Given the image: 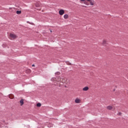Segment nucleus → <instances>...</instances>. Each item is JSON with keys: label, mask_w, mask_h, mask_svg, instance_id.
<instances>
[{"label": "nucleus", "mask_w": 128, "mask_h": 128, "mask_svg": "<svg viewBox=\"0 0 128 128\" xmlns=\"http://www.w3.org/2000/svg\"><path fill=\"white\" fill-rule=\"evenodd\" d=\"M80 4H84L86 6H94L95 2L94 0H80Z\"/></svg>", "instance_id": "nucleus-1"}, {"label": "nucleus", "mask_w": 128, "mask_h": 128, "mask_svg": "<svg viewBox=\"0 0 128 128\" xmlns=\"http://www.w3.org/2000/svg\"><path fill=\"white\" fill-rule=\"evenodd\" d=\"M58 82H60L62 84H66V78H58Z\"/></svg>", "instance_id": "nucleus-2"}, {"label": "nucleus", "mask_w": 128, "mask_h": 128, "mask_svg": "<svg viewBox=\"0 0 128 128\" xmlns=\"http://www.w3.org/2000/svg\"><path fill=\"white\" fill-rule=\"evenodd\" d=\"M18 38V36L14 34H10V36H9V38L10 40H14V38Z\"/></svg>", "instance_id": "nucleus-3"}, {"label": "nucleus", "mask_w": 128, "mask_h": 128, "mask_svg": "<svg viewBox=\"0 0 128 128\" xmlns=\"http://www.w3.org/2000/svg\"><path fill=\"white\" fill-rule=\"evenodd\" d=\"M102 44L104 46H106V45L108 44V41H106V40H104L102 42Z\"/></svg>", "instance_id": "nucleus-4"}, {"label": "nucleus", "mask_w": 128, "mask_h": 128, "mask_svg": "<svg viewBox=\"0 0 128 128\" xmlns=\"http://www.w3.org/2000/svg\"><path fill=\"white\" fill-rule=\"evenodd\" d=\"M64 14V10H59V14H60V16H63V14Z\"/></svg>", "instance_id": "nucleus-5"}, {"label": "nucleus", "mask_w": 128, "mask_h": 128, "mask_svg": "<svg viewBox=\"0 0 128 128\" xmlns=\"http://www.w3.org/2000/svg\"><path fill=\"white\" fill-rule=\"evenodd\" d=\"M74 102L76 104H80V102H82V100H80V99L78 98H76Z\"/></svg>", "instance_id": "nucleus-6"}, {"label": "nucleus", "mask_w": 128, "mask_h": 128, "mask_svg": "<svg viewBox=\"0 0 128 128\" xmlns=\"http://www.w3.org/2000/svg\"><path fill=\"white\" fill-rule=\"evenodd\" d=\"M88 86H86L83 88V90H84V92H86L87 90H88Z\"/></svg>", "instance_id": "nucleus-7"}, {"label": "nucleus", "mask_w": 128, "mask_h": 128, "mask_svg": "<svg viewBox=\"0 0 128 128\" xmlns=\"http://www.w3.org/2000/svg\"><path fill=\"white\" fill-rule=\"evenodd\" d=\"M9 98H11V100H12V98H14V96L12 94H10L9 95Z\"/></svg>", "instance_id": "nucleus-8"}, {"label": "nucleus", "mask_w": 128, "mask_h": 128, "mask_svg": "<svg viewBox=\"0 0 128 128\" xmlns=\"http://www.w3.org/2000/svg\"><path fill=\"white\" fill-rule=\"evenodd\" d=\"M107 110H112V106H108L106 107Z\"/></svg>", "instance_id": "nucleus-9"}, {"label": "nucleus", "mask_w": 128, "mask_h": 128, "mask_svg": "<svg viewBox=\"0 0 128 128\" xmlns=\"http://www.w3.org/2000/svg\"><path fill=\"white\" fill-rule=\"evenodd\" d=\"M64 18L65 20H66L67 18H68V14H64Z\"/></svg>", "instance_id": "nucleus-10"}, {"label": "nucleus", "mask_w": 128, "mask_h": 128, "mask_svg": "<svg viewBox=\"0 0 128 128\" xmlns=\"http://www.w3.org/2000/svg\"><path fill=\"white\" fill-rule=\"evenodd\" d=\"M20 106H22V104H24V100H20Z\"/></svg>", "instance_id": "nucleus-11"}, {"label": "nucleus", "mask_w": 128, "mask_h": 128, "mask_svg": "<svg viewBox=\"0 0 128 128\" xmlns=\"http://www.w3.org/2000/svg\"><path fill=\"white\" fill-rule=\"evenodd\" d=\"M36 106H38V108H40V106H42V104L40 103H38L36 104Z\"/></svg>", "instance_id": "nucleus-12"}, {"label": "nucleus", "mask_w": 128, "mask_h": 128, "mask_svg": "<svg viewBox=\"0 0 128 128\" xmlns=\"http://www.w3.org/2000/svg\"><path fill=\"white\" fill-rule=\"evenodd\" d=\"M16 13L17 14H22V11H16Z\"/></svg>", "instance_id": "nucleus-13"}, {"label": "nucleus", "mask_w": 128, "mask_h": 128, "mask_svg": "<svg viewBox=\"0 0 128 128\" xmlns=\"http://www.w3.org/2000/svg\"><path fill=\"white\" fill-rule=\"evenodd\" d=\"M56 80V78H52V80Z\"/></svg>", "instance_id": "nucleus-14"}, {"label": "nucleus", "mask_w": 128, "mask_h": 128, "mask_svg": "<svg viewBox=\"0 0 128 128\" xmlns=\"http://www.w3.org/2000/svg\"><path fill=\"white\" fill-rule=\"evenodd\" d=\"M32 66H35L34 64H32Z\"/></svg>", "instance_id": "nucleus-15"}, {"label": "nucleus", "mask_w": 128, "mask_h": 128, "mask_svg": "<svg viewBox=\"0 0 128 128\" xmlns=\"http://www.w3.org/2000/svg\"><path fill=\"white\" fill-rule=\"evenodd\" d=\"M119 114H122V113L121 112H119Z\"/></svg>", "instance_id": "nucleus-16"}, {"label": "nucleus", "mask_w": 128, "mask_h": 128, "mask_svg": "<svg viewBox=\"0 0 128 128\" xmlns=\"http://www.w3.org/2000/svg\"><path fill=\"white\" fill-rule=\"evenodd\" d=\"M83 6V8H86V6Z\"/></svg>", "instance_id": "nucleus-17"}, {"label": "nucleus", "mask_w": 128, "mask_h": 128, "mask_svg": "<svg viewBox=\"0 0 128 128\" xmlns=\"http://www.w3.org/2000/svg\"><path fill=\"white\" fill-rule=\"evenodd\" d=\"M60 74V72H58V74Z\"/></svg>", "instance_id": "nucleus-18"}, {"label": "nucleus", "mask_w": 128, "mask_h": 128, "mask_svg": "<svg viewBox=\"0 0 128 128\" xmlns=\"http://www.w3.org/2000/svg\"><path fill=\"white\" fill-rule=\"evenodd\" d=\"M50 32H52V30H50Z\"/></svg>", "instance_id": "nucleus-19"}]
</instances>
